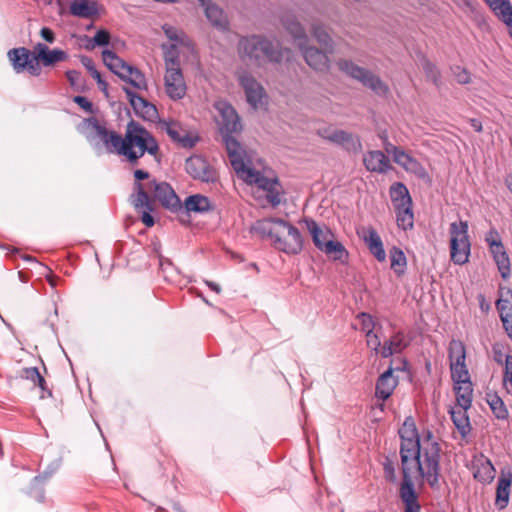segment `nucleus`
<instances>
[{"label":"nucleus","instance_id":"obj_1","mask_svg":"<svg viewBox=\"0 0 512 512\" xmlns=\"http://www.w3.org/2000/svg\"><path fill=\"white\" fill-rule=\"evenodd\" d=\"M403 479L399 494L405 512H420L421 506L414 489L413 478L417 475L432 487H438L441 447L430 430L420 436L415 420L407 417L398 430Z\"/></svg>","mask_w":512,"mask_h":512},{"label":"nucleus","instance_id":"obj_2","mask_svg":"<svg viewBox=\"0 0 512 512\" xmlns=\"http://www.w3.org/2000/svg\"><path fill=\"white\" fill-rule=\"evenodd\" d=\"M215 108L219 115L217 123L225 144L230 164L237 177L249 185H255L266 192L267 200L273 206L280 203V194L277 189L278 182L263 175L259 170L262 166L260 160L255 159L251 151H246L243 146L232 136L242 129L240 118L236 110L226 101H218Z\"/></svg>","mask_w":512,"mask_h":512},{"label":"nucleus","instance_id":"obj_3","mask_svg":"<svg viewBox=\"0 0 512 512\" xmlns=\"http://www.w3.org/2000/svg\"><path fill=\"white\" fill-rule=\"evenodd\" d=\"M97 136L103 142L107 151L123 157L129 164L138 165L139 160L147 153L160 161V149L155 137L140 123L128 122L124 136L105 126L94 122Z\"/></svg>","mask_w":512,"mask_h":512},{"label":"nucleus","instance_id":"obj_4","mask_svg":"<svg viewBox=\"0 0 512 512\" xmlns=\"http://www.w3.org/2000/svg\"><path fill=\"white\" fill-rule=\"evenodd\" d=\"M252 231L262 239L270 241L278 251L288 255H297L303 249V237L297 227L280 218L257 220Z\"/></svg>","mask_w":512,"mask_h":512},{"label":"nucleus","instance_id":"obj_5","mask_svg":"<svg viewBox=\"0 0 512 512\" xmlns=\"http://www.w3.org/2000/svg\"><path fill=\"white\" fill-rule=\"evenodd\" d=\"M239 52L243 57L258 63L261 61L279 63L282 59L289 60L291 55L289 49H280L278 43L274 44L260 36L242 38L239 41Z\"/></svg>","mask_w":512,"mask_h":512},{"label":"nucleus","instance_id":"obj_6","mask_svg":"<svg viewBox=\"0 0 512 512\" xmlns=\"http://www.w3.org/2000/svg\"><path fill=\"white\" fill-rule=\"evenodd\" d=\"M286 30L293 36L303 53L306 63L316 71H326L329 68L327 52L314 47H306L308 41L302 25L291 15L282 18Z\"/></svg>","mask_w":512,"mask_h":512},{"label":"nucleus","instance_id":"obj_7","mask_svg":"<svg viewBox=\"0 0 512 512\" xmlns=\"http://www.w3.org/2000/svg\"><path fill=\"white\" fill-rule=\"evenodd\" d=\"M104 64L118 77L132 85L135 89L147 90L148 84L145 75L136 67L127 64L111 50L102 52Z\"/></svg>","mask_w":512,"mask_h":512},{"label":"nucleus","instance_id":"obj_8","mask_svg":"<svg viewBox=\"0 0 512 512\" xmlns=\"http://www.w3.org/2000/svg\"><path fill=\"white\" fill-rule=\"evenodd\" d=\"M450 258L454 264L464 265L469 261L471 243L466 221L450 224Z\"/></svg>","mask_w":512,"mask_h":512},{"label":"nucleus","instance_id":"obj_9","mask_svg":"<svg viewBox=\"0 0 512 512\" xmlns=\"http://www.w3.org/2000/svg\"><path fill=\"white\" fill-rule=\"evenodd\" d=\"M339 69L359 81L365 87L371 89L379 96H387L389 93L388 86L371 71L356 65L354 62L346 59H340L337 62Z\"/></svg>","mask_w":512,"mask_h":512},{"label":"nucleus","instance_id":"obj_10","mask_svg":"<svg viewBox=\"0 0 512 512\" xmlns=\"http://www.w3.org/2000/svg\"><path fill=\"white\" fill-rule=\"evenodd\" d=\"M134 177L136 182L134 184L135 195L132 196V203L135 209L141 214V221L146 227H152L155 224L151 212L154 210L153 201L148 195L147 184L144 185L140 181L149 177L148 172L144 170H135Z\"/></svg>","mask_w":512,"mask_h":512},{"label":"nucleus","instance_id":"obj_11","mask_svg":"<svg viewBox=\"0 0 512 512\" xmlns=\"http://www.w3.org/2000/svg\"><path fill=\"white\" fill-rule=\"evenodd\" d=\"M485 240L501 277L507 279L511 274L510 259L500 239L499 233L495 229H491L487 233Z\"/></svg>","mask_w":512,"mask_h":512},{"label":"nucleus","instance_id":"obj_12","mask_svg":"<svg viewBox=\"0 0 512 512\" xmlns=\"http://www.w3.org/2000/svg\"><path fill=\"white\" fill-rule=\"evenodd\" d=\"M164 91L167 97L173 101L183 99L187 93V84L181 67L165 69Z\"/></svg>","mask_w":512,"mask_h":512},{"label":"nucleus","instance_id":"obj_13","mask_svg":"<svg viewBox=\"0 0 512 512\" xmlns=\"http://www.w3.org/2000/svg\"><path fill=\"white\" fill-rule=\"evenodd\" d=\"M7 56L17 73L27 70L33 76L40 74V66L34 59L35 53H32L29 49L25 47L13 48L8 51Z\"/></svg>","mask_w":512,"mask_h":512},{"label":"nucleus","instance_id":"obj_14","mask_svg":"<svg viewBox=\"0 0 512 512\" xmlns=\"http://www.w3.org/2000/svg\"><path fill=\"white\" fill-rule=\"evenodd\" d=\"M319 136L332 143L341 145L349 152L357 153L362 150V144L358 136L331 126L318 130Z\"/></svg>","mask_w":512,"mask_h":512},{"label":"nucleus","instance_id":"obj_15","mask_svg":"<svg viewBox=\"0 0 512 512\" xmlns=\"http://www.w3.org/2000/svg\"><path fill=\"white\" fill-rule=\"evenodd\" d=\"M147 190L148 193H153L154 198L158 200L163 207L173 211L181 208L179 197L168 183L152 180L147 183Z\"/></svg>","mask_w":512,"mask_h":512},{"label":"nucleus","instance_id":"obj_16","mask_svg":"<svg viewBox=\"0 0 512 512\" xmlns=\"http://www.w3.org/2000/svg\"><path fill=\"white\" fill-rule=\"evenodd\" d=\"M451 377H466L469 371L466 366V348L462 341L452 339L448 347Z\"/></svg>","mask_w":512,"mask_h":512},{"label":"nucleus","instance_id":"obj_17","mask_svg":"<svg viewBox=\"0 0 512 512\" xmlns=\"http://www.w3.org/2000/svg\"><path fill=\"white\" fill-rule=\"evenodd\" d=\"M451 377H466L469 371L466 366V348L462 341L452 339L448 347Z\"/></svg>","mask_w":512,"mask_h":512},{"label":"nucleus","instance_id":"obj_18","mask_svg":"<svg viewBox=\"0 0 512 512\" xmlns=\"http://www.w3.org/2000/svg\"><path fill=\"white\" fill-rule=\"evenodd\" d=\"M238 80L245 91L247 102L254 109L261 108L266 100V94L261 84L247 72L240 73Z\"/></svg>","mask_w":512,"mask_h":512},{"label":"nucleus","instance_id":"obj_19","mask_svg":"<svg viewBox=\"0 0 512 512\" xmlns=\"http://www.w3.org/2000/svg\"><path fill=\"white\" fill-rule=\"evenodd\" d=\"M185 170L194 179L204 182H214L216 180V172L209 163L201 156H191L186 160Z\"/></svg>","mask_w":512,"mask_h":512},{"label":"nucleus","instance_id":"obj_20","mask_svg":"<svg viewBox=\"0 0 512 512\" xmlns=\"http://www.w3.org/2000/svg\"><path fill=\"white\" fill-rule=\"evenodd\" d=\"M127 99L135 113L146 120H152L157 115V109L154 104L147 101L142 96L133 92L130 88H123Z\"/></svg>","mask_w":512,"mask_h":512},{"label":"nucleus","instance_id":"obj_21","mask_svg":"<svg viewBox=\"0 0 512 512\" xmlns=\"http://www.w3.org/2000/svg\"><path fill=\"white\" fill-rule=\"evenodd\" d=\"M364 241L370 253L380 262L386 259L383 242L378 232L371 226L362 228L358 233Z\"/></svg>","mask_w":512,"mask_h":512},{"label":"nucleus","instance_id":"obj_22","mask_svg":"<svg viewBox=\"0 0 512 512\" xmlns=\"http://www.w3.org/2000/svg\"><path fill=\"white\" fill-rule=\"evenodd\" d=\"M503 327L508 336L512 339V290L501 291L496 302Z\"/></svg>","mask_w":512,"mask_h":512},{"label":"nucleus","instance_id":"obj_23","mask_svg":"<svg viewBox=\"0 0 512 512\" xmlns=\"http://www.w3.org/2000/svg\"><path fill=\"white\" fill-rule=\"evenodd\" d=\"M452 380L454 382L457 405L463 408H470L473 399V386L470 374H466V377L461 378L452 377Z\"/></svg>","mask_w":512,"mask_h":512},{"label":"nucleus","instance_id":"obj_24","mask_svg":"<svg viewBox=\"0 0 512 512\" xmlns=\"http://www.w3.org/2000/svg\"><path fill=\"white\" fill-rule=\"evenodd\" d=\"M34 59L36 62L40 61L44 66H52L57 62L66 61L68 54L60 49H49V47L43 43H37L34 46Z\"/></svg>","mask_w":512,"mask_h":512},{"label":"nucleus","instance_id":"obj_25","mask_svg":"<svg viewBox=\"0 0 512 512\" xmlns=\"http://www.w3.org/2000/svg\"><path fill=\"white\" fill-rule=\"evenodd\" d=\"M397 384L398 380L393 374V368L389 367L377 379L375 391L376 397L382 401L387 400L392 395Z\"/></svg>","mask_w":512,"mask_h":512},{"label":"nucleus","instance_id":"obj_26","mask_svg":"<svg viewBox=\"0 0 512 512\" xmlns=\"http://www.w3.org/2000/svg\"><path fill=\"white\" fill-rule=\"evenodd\" d=\"M410 344L404 331H397L391 337L384 341L382 357L388 358L394 354L402 353Z\"/></svg>","mask_w":512,"mask_h":512},{"label":"nucleus","instance_id":"obj_27","mask_svg":"<svg viewBox=\"0 0 512 512\" xmlns=\"http://www.w3.org/2000/svg\"><path fill=\"white\" fill-rule=\"evenodd\" d=\"M512 484V472L501 471L496 488L495 505L498 509H504L509 503L510 487Z\"/></svg>","mask_w":512,"mask_h":512},{"label":"nucleus","instance_id":"obj_28","mask_svg":"<svg viewBox=\"0 0 512 512\" xmlns=\"http://www.w3.org/2000/svg\"><path fill=\"white\" fill-rule=\"evenodd\" d=\"M364 165L368 171L386 173L391 169L390 160L381 151H369L364 155Z\"/></svg>","mask_w":512,"mask_h":512},{"label":"nucleus","instance_id":"obj_29","mask_svg":"<svg viewBox=\"0 0 512 512\" xmlns=\"http://www.w3.org/2000/svg\"><path fill=\"white\" fill-rule=\"evenodd\" d=\"M307 230L309 231L314 245L322 250L326 243L333 240V233L327 227H322L313 219H305Z\"/></svg>","mask_w":512,"mask_h":512},{"label":"nucleus","instance_id":"obj_30","mask_svg":"<svg viewBox=\"0 0 512 512\" xmlns=\"http://www.w3.org/2000/svg\"><path fill=\"white\" fill-rule=\"evenodd\" d=\"M165 131L167 135L176 143L180 144L185 148H192L196 139L193 138L187 130H185L179 123L177 122H168L165 124Z\"/></svg>","mask_w":512,"mask_h":512},{"label":"nucleus","instance_id":"obj_31","mask_svg":"<svg viewBox=\"0 0 512 512\" xmlns=\"http://www.w3.org/2000/svg\"><path fill=\"white\" fill-rule=\"evenodd\" d=\"M474 473L473 476L481 483H490L495 477L496 470L492 462L481 456L473 462Z\"/></svg>","mask_w":512,"mask_h":512},{"label":"nucleus","instance_id":"obj_32","mask_svg":"<svg viewBox=\"0 0 512 512\" xmlns=\"http://www.w3.org/2000/svg\"><path fill=\"white\" fill-rule=\"evenodd\" d=\"M202 7L205 9V15L210 23L220 29H226L228 20L223 10L216 4L207 0H199Z\"/></svg>","mask_w":512,"mask_h":512},{"label":"nucleus","instance_id":"obj_33","mask_svg":"<svg viewBox=\"0 0 512 512\" xmlns=\"http://www.w3.org/2000/svg\"><path fill=\"white\" fill-rule=\"evenodd\" d=\"M72 15L89 18L97 14V3L90 0H75L70 5Z\"/></svg>","mask_w":512,"mask_h":512},{"label":"nucleus","instance_id":"obj_34","mask_svg":"<svg viewBox=\"0 0 512 512\" xmlns=\"http://www.w3.org/2000/svg\"><path fill=\"white\" fill-rule=\"evenodd\" d=\"M468 409L469 408H463L457 405L450 411L451 419L454 425L463 436H466L471 428L469 423V417L467 415Z\"/></svg>","mask_w":512,"mask_h":512},{"label":"nucleus","instance_id":"obj_35","mask_svg":"<svg viewBox=\"0 0 512 512\" xmlns=\"http://www.w3.org/2000/svg\"><path fill=\"white\" fill-rule=\"evenodd\" d=\"M321 251L329 256L332 260L339 261L341 263H346L349 257V253L344 245L341 242L335 240L326 243Z\"/></svg>","mask_w":512,"mask_h":512},{"label":"nucleus","instance_id":"obj_36","mask_svg":"<svg viewBox=\"0 0 512 512\" xmlns=\"http://www.w3.org/2000/svg\"><path fill=\"white\" fill-rule=\"evenodd\" d=\"M390 197L394 207H403L412 203L407 187L400 182H396L390 187Z\"/></svg>","mask_w":512,"mask_h":512},{"label":"nucleus","instance_id":"obj_37","mask_svg":"<svg viewBox=\"0 0 512 512\" xmlns=\"http://www.w3.org/2000/svg\"><path fill=\"white\" fill-rule=\"evenodd\" d=\"M396 212L397 226L403 230H410L414 226V214L412 203L405 206L394 207Z\"/></svg>","mask_w":512,"mask_h":512},{"label":"nucleus","instance_id":"obj_38","mask_svg":"<svg viewBox=\"0 0 512 512\" xmlns=\"http://www.w3.org/2000/svg\"><path fill=\"white\" fill-rule=\"evenodd\" d=\"M185 208L189 212H207L212 209L210 200L203 195L195 194L186 198Z\"/></svg>","mask_w":512,"mask_h":512},{"label":"nucleus","instance_id":"obj_39","mask_svg":"<svg viewBox=\"0 0 512 512\" xmlns=\"http://www.w3.org/2000/svg\"><path fill=\"white\" fill-rule=\"evenodd\" d=\"M494 15L503 21L512 15V4L510 0H483Z\"/></svg>","mask_w":512,"mask_h":512},{"label":"nucleus","instance_id":"obj_40","mask_svg":"<svg viewBox=\"0 0 512 512\" xmlns=\"http://www.w3.org/2000/svg\"><path fill=\"white\" fill-rule=\"evenodd\" d=\"M394 162L409 172L419 173L420 171L423 170L421 164L411 155L406 153L403 149H401V151L398 152L394 159Z\"/></svg>","mask_w":512,"mask_h":512},{"label":"nucleus","instance_id":"obj_41","mask_svg":"<svg viewBox=\"0 0 512 512\" xmlns=\"http://www.w3.org/2000/svg\"><path fill=\"white\" fill-rule=\"evenodd\" d=\"M311 32L317 42L325 48L326 52L331 53L333 41L326 29L318 23H313L311 25Z\"/></svg>","mask_w":512,"mask_h":512},{"label":"nucleus","instance_id":"obj_42","mask_svg":"<svg viewBox=\"0 0 512 512\" xmlns=\"http://www.w3.org/2000/svg\"><path fill=\"white\" fill-rule=\"evenodd\" d=\"M391 269L398 275H402L406 268V256L404 252L398 248L393 247L390 250Z\"/></svg>","mask_w":512,"mask_h":512},{"label":"nucleus","instance_id":"obj_43","mask_svg":"<svg viewBox=\"0 0 512 512\" xmlns=\"http://www.w3.org/2000/svg\"><path fill=\"white\" fill-rule=\"evenodd\" d=\"M487 402L497 419L505 420L508 418L509 413L503 400L497 395H488Z\"/></svg>","mask_w":512,"mask_h":512},{"label":"nucleus","instance_id":"obj_44","mask_svg":"<svg viewBox=\"0 0 512 512\" xmlns=\"http://www.w3.org/2000/svg\"><path fill=\"white\" fill-rule=\"evenodd\" d=\"M163 48L165 49V52H164L165 69L170 68V66H173V68H179L180 62H179V57H178L177 44L163 46Z\"/></svg>","mask_w":512,"mask_h":512},{"label":"nucleus","instance_id":"obj_45","mask_svg":"<svg viewBox=\"0 0 512 512\" xmlns=\"http://www.w3.org/2000/svg\"><path fill=\"white\" fill-rule=\"evenodd\" d=\"M110 41V33L107 30L101 29L97 31L95 36L89 40L86 45V49L92 50L96 46H105L108 45Z\"/></svg>","mask_w":512,"mask_h":512},{"label":"nucleus","instance_id":"obj_46","mask_svg":"<svg viewBox=\"0 0 512 512\" xmlns=\"http://www.w3.org/2000/svg\"><path fill=\"white\" fill-rule=\"evenodd\" d=\"M503 387L508 394L512 395V355H507L505 357Z\"/></svg>","mask_w":512,"mask_h":512},{"label":"nucleus","instance_id":"obj_47","mask_svg":"<svg viewBox=\"0 0 512 512\" xmlns=\"http://www.w3.org/2000/svg\"><path fill=\"white\" fill-rule=\"evenodd\" d=\"M366 336V344L375 355H380L382 357L383 344L381 343L380 337L376 332L367 333Z\"/></svg>","mask_w":512,"mask_h":512},{"label":"nucleus","instance_id":"obj_48","mask_svg":"<svg viewBox=\"0 0 512 512\" xmlns=\"http://www.w3.org/2000/svg\"><path fill=\"white\" fill-rule=\"evenodd\" d=\"M163 31L165 35L174 43L173 44H182L184 42L185 34L183 31L165 24L163 26Z\"/></svg>","mask_w":512,"mask_h":512},{"label":"nucleus","instance_id":"obj_49","mask_svg":"<svg viewBox=\"0 0 512 512\" xmlns=\"http://www.w3.org/2000/svg\"><path fill=\"white\" fill-rule=\"evenodd\" d=\"M357 318L361 321V330L365 332V335H367V333L375 332L376 321L373 316L362 312L357 316Z\"/></svg>","mask_w":512,"mask_h":512},{"label":"nucleus","instance_id":"obj_50","mask_svg":"<svg viewBox=\"0 0 512 512\" xmlns=\"http://www.w3.org/2000/svg\"><path fill=\"white\" fill-rule=\"evenodd\" d=\"M22 376L23 378L31 381L34 385L38 382H43V376L40 374L38 368L36 367L24 368Z\"/></svg>","mask_w":512,"mask_h":512},{"label":"nucleus","instance_id":"obj_51","mask_svg":"<svg viewBox=\"0 0 512 512\" xmlns=\"http://www.w3.org/2000/svg\"><path fill=\"white\" fill-rule=\"evenodd\" d=\"M424 71H425L427 77L435 85H439V83H440V73H439V71L436 69V67L432 63L427 62L424 65Z\"/></svg>","mask_w":512,"mask_h":512},{"label":"nucleus","instance_id":"obj_52","mask_svg":"<svg viewBox=\"0 0 512 512\" xmlns=\"http://www.w3.org/2000/svg\"><path fill=\"white\" fill-rule=\"evenodd\" d=\"M90 75L93 79L96 80L100 91L103 92L106 97H108V83L102 78L101 73L95 69L90 72Z\"/></svg>","mask_w":512,"mask_h":512},{"label":"nucleus","instance_id":"obj_53","mask_svg":"<svg viewBox=\"0 0 512 512\" xmlns=\"http://www.w3.org/2000/svg\"><path fill=\"white\" fill-rule=\"evenodd\" d=\"M453 72L458 83L467 84L470 82V74L466 69L456 66Z\"/></svg>","mask_w":512,"mask_h":512},{"label":"nucleus","instance_id":"obj_54","mask_svg":"<svg viewBox=\"0 0 512 512\" xmlns=\"http://www.w3.org/2000/svg\"><path fill=\"white\" fill-rule=\"evenodd\" d=\"M73 101L88 113L93 112V104L84 96H75Z\"/></svg>","mask_w":512,"mask_h":512},{"label":"nucleus","instance_id":"obj_55","mask_svg":"<svg viewBox=\"0 0 512 512\" xmlns=\"http://www.w3.org/2000/svg\"><path fill=\"white\" fill-rule=\"evenodd\" d=\"M41 37L48 43L52 44L55 41V33L48 27H43L40 30Z\"/></svg>","mask_w":512,"mask_h":512},{"label":"nucleus","instance_id":"obj_56","mask_svg":"<svg viewBox=\"0 0 512 512\" xmlns=\"http://www.w3.org/2000/svg\"><path fill=\"white\" fill-rule=\"evenodd\" d=\"M66 77L71 86H78L80 80V73L76 70H69L66 72Z\"/></svg>","mask_w":512,"mask_h":512},{"label":"nucleus","instance_id":"obj_57","mask_svg":"<svg viewBox=\"0 0 512 512\" xmlns=\"http://www.w3.org/2000/svg\"><path fill=\"white\" fill-rule=\"evenodd\" d=\"M384 474L387 480L395 481V468L391 462H386L384 464Z\"/></svg>","mask_w":512,"mask_h":512},{"label":"nucleus","instance_id":"obj_58","mask_svg":"<svg viewBox=\"0 0 512 512\" xmlns=\"http://www.w3.org/2000/svg\"><path fill=\"white\" fill-rule=\"evenodd\" d=\"M382 144L386 153L392 155L393 160L395 159L398 152L401 151V148L393 145L390 141L383 142Z\"/></svg>","mask_w":512,"mask_h":512},{"label":"nucleus","instance_id":"obj_59","mask_svg":"<svg viewBox=\"0 0 512 512\" xmlns=\"http://www.w3.org/2000/svg\"><path fill=\"white\" fill-rule=\"evenodd\" d=\"M35 386L39 387L42 390L41 398L52 397V391L47 387L46 381L43 378V382H38Z\"/></svg>","mask_w":512,"mask_h":512},{"label":"nucleus","instance_id":"obj_60","mask_svg":"<svg viewBox=\"0 0 512 512\" xmlns=\"http://www.w3.org/2000/svg\"><path fill=\"white\" fill-rule=\"evenodd\" d=\"M81 62L83 64V66L88 70L89 73L96 69L92 59L89 57H86V56L82 57Z\"/></svg>","mask_w":512,"mask_h":512},{"label":"nucleus","instance_id":"obj_61","mask_svg":"<svg viewBox=\"0 0 512 512\" xmlns=\"http://www.w3.org/2000/svg\"><path fill=\"white\" fill-rule=\"evenodd\" d=\"M493 352H494V360L497 363H499V364H502L503 362L505 363V357L507 355H503V353L500 350H496V349H494Z\"/></svg>","mask_w":512,"mask_h":512},{"label":"nucleus","instance_id":"obj_62","mask_svg":"<svg viewBox=\"0 0 512 512\" xmlns=\"http://www.w3.org/2000/svg\"><path fill=\"white\" fill-rule=\"evenodd\" d=\"M205 283L215 293L219 294L221 292V287L219 284L212 281H205Z\"/></svg>","mask_w":512,"mask_h":512},{"label":"nucleus","instance_id":"obj_63","mask_svg":"<svg viewBox=\"0 0 512 512\" xmlns=\"http://www.w3.org/2000/svg\"><path fill=\"white\" fill-rule=\"evenodd\" d=\"M48 283L52 286V287H56L57 286V283L58 281L60 280V278L56 275H53V274H49L47 277H46Z\"/></svg>","mask_w":512,"mask_h":512},{"label":"nucleus","instance_id":"obj_64","mask_svg":"<svg viewBox=\"0 0 512 512\" xmlns=\"http://www.w3.org/2000/svg\"><path fill=\"white\" fill-rule=\"evenodd\" d=\"M509 28V35L512 38V15L502 21Z\"/></svg>","mask_w":512,"mask_h":512}]
</instances>
